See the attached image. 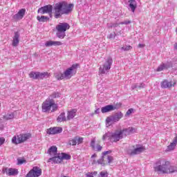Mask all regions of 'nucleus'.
Masks as SVG:
<instances>
[{
  "instance_id": "24",
  "label": "nucleus",
  "mask_w": 177,
  "mask_h": 177,
  "mask_svg": "<svg viewBox=\"0 0 177 177\" xmlns=\"http://www.w3.org/2000/svg\"><path fill=\"white\" fill-rule=\"evenodd\" d=\"M175 172H177V167L171 165V162H169V167H167V172L166 174H174Z\"/></svg>"
},
{
  "instance_id": "9",
  "label": "nucleus",
  "mask_w": 177,
  "mask_h": 177,
  "mask_svg": "<svg viewBox=\"0 0 177 177\" xmlns=\"http://www.w3.org/2000/svg\"><path fill=\"white\" fill-rule=\"evenodd\" d=\"M133 149H127V154H129V156H136V154H140V153H143V151L146 150V148L143 146H140L136 148H135V146H133Z\"/></svg>"
},
{
  "instance_id": "17",
  "label": "nucleus",
  "mask_w": 177,
  "mask_h": 177,
  "mask_svg": "<svg viewBox=\"0 0 177 177\" xmlns=\"http://www.w3.org/2000/svg\"><path fill=\"white\" fill-rule=\"evenodd\" d=\"M176 82H169L167 80H163L161 82V88H163L165 89H167L168 88H172V86H175Z\"/></svg>"
},
{
  "instance_id": "4",
  "label": "nucleus",
  "mask_w": 177,
  "mask_h": 177,
  "mask_svg": "<svg viewBox=\"0 0 177 177\" xmlns=\"http://www.w3.org/2000/svg\"><path fill=\"white\" fill-rule=\"evenodd\" d=\"M57 110V105L55 103L53 99H48L46 100L42 104V111L46 113L48 111H56Z\"/></svg>"
},
{
  "instance_id": "35",
  "label": "nucleus",
  "mask_w": 177,
  "mask_h": 177,
  "mask_svg": "<svg viewBox=\"0 0 177 177\" xmlns=\"http://www.w3.org/2000/svg\"><path fill=\"white\" fill-rule=\"evenodd\" d=\"M13 118H15V114L13 113H8L3 116L4 120H13Z\"/></svg>"
},
{
  "instance_id": "16",
  "label": "nucleus",
  "mask_w": 177,
  "mask_h": 177,
  "mask_svg": "<svg viewBox=\"0 0 177 177\" xmlns=\"http://www.w3.org/2000/svg\"><path fill=\"white\" fill-rule=\"evenodd\" d=\"M63 129L62 127H53L47 130V133L48 135H56L57 133H62Z\"/></svg>"
},
{
  "instance_id": "46",
  "label": "nucleus",
  "mask_w": 177,
  "mask_h": 177,
  "mask_svg": "<svg viewBox=\"0 0 177 177\" xmlns=\"http://www.w3.org/2000/svg\"><path fill=\"white\" fill-rule=\"evenodd\" d=\"M111 153V151H106L102 153V156H109Z\"/></svg>"
},
{
  "instance_id": "25",
  "label": "nucleus",
  "mask_w": 177,
  "mask_h": 177,
  "mask_svg": "<svg viewBox=\"0 0 177 177\" xmlns=\"http://www.w3.org/2000/svg\"><path fill=\"white\" fill-rule=\"evenodd\" d=\"M122 132V135H124V136H128V135H131L135 131V129L133 127H129L127 129H124L121 130Z\"/></svg>"
},
{
  "instance_id": "19",
  "label": "nucleus",
  "mask_w": 177,
  "mask_h": 177,
  "mask_svg": "<svg viewBox=\"0 0 177 177\" xmlns=\"http://www.w3.org/2000/svg\"><path fill=\"white\" fill-rule=\"evenodd\" d=\"M117 109V107L111 105V104H109V105H106L105 106H103L102 109H101V111L102 113H109L110 111H113V110H115Z\"/></svg>"
},
{
  "instance_id": "32",
  "label": "nucleus",
  "mask_w": 177,
  "mask_h": 177,
  "mask_svg": "<svg viewBox=\"0 0 177 177\" xmlns=\"http://www.w3.org/2000/svg\"><path fill=\"white\" fill-rule=\"evenodd\" d=\"M30 78H32V80H38V72L32 71L29 73Z\"/></svg>"
},
{
  "instance_id": "20",
  "label": "nucleus",
  "mask_w": 177,
  "mask_h": 177,
  "mask_svg": "<svg viewBox=\"0 0 177 177\" xmlns=\"http://www.w3.org/2000/svg\"><path fill=\"white\" fill-rule=\"evenodd\" d=\"M19 38H20V34L19 32H15V35L12 37V46H17L19 45V42H20Z\"/></svg>"
},
{
  "instance_id": "43",
  "label": "nucleus",
  "mask_w": 177,
  "mask_h": 177,
  "mask_svg": "<svg viewBox=\"0 0 177 177\" xmlns=\"http://www.w3.org/2000/svg\"><path fill=\"white\" fill-rule=\"evenodd\" d=\"M132 113H133V109H129L127 111L125 116L127 117V115H131L132 114Z\"/></svg>"
},
{
  "instance_id": "18",
  "label": "nucleus",
  "mask_w": 177,
  "mask_h": 177,
  "mask_svg": "<svg viewBox=\"0 0 177 177\" xmlns=\"http://www.w3.org/2000/svg\"><path fill=\"white\" fill-rule=\"evenodd\" d=\"M170 67H172V63L171 62H167L165 64L162 63L156 69V71L160 72L164 70H167V68H169Z\"/></svg>"
},
{
  "instance_id": "3",
  "label": "nucleus",
  "mask_w": 177,
  "mask_h": 177,
  "mask_svg": "<svg viewBox=\"0 0 177 177\" xmlns=\"http://www.w3.org/2000/svg\"><path fill=\"white\" fill-rule=\"evenodd\" d=\"M57 37L63 39L66 37V32L70 30V25L68 23H59L56 26Z\"/></svg>"
},
{
  "instance_id": "21",
  "label": "nucleus",
  "mask_w": 177,
  "mask_h": 177,
  "mask_svg": "<svg viewBox=\"0 0 177 177\" xmlns=\"http://www.w3.org/2000/svg\"><path fill=\"white\" fill-rule=\"evenodd\" d=\"M62 45H63L62 41H48L45 44V46L46 47H49V46H60Z\"/></svg>"
},
{
  "instance_id": "1",
  "label": "nucleus",
  "mask_w": 177,
  "mask_h": 177,
  "mask_svg": "<svg viewBox=\"0 0 177 177\" xmlns=\"http://www.w3.org/2000/svg\"><path fill=\"white\" fill-rule=\"evenodd\" d=\"M73 8H74V4H68L66 1H62L57 3L53 7L51 5L41 7L39 8L37 12L38 13H41V15L48 13L50 16H52V10H53L55 18L60 19L62 15H68V13H71Z\"/></svg>"
},
{
  "instance_id": "28",
  "label": "nucleus",
  "mask_w": 177,
  "mask_h": 177,
  "mask_svg": "<svg viewBox=\"0 0 177 177\" xmlns=\"http://www.w3.org/2000/svg\"><path fill=\"white\" fill-rule=\"evenodd\" d=\"M56 153H57V147H56V146L50 147L48 151V153L50 154V156H55Z\"/></svg>"
},
{
  "instance_id": "55",
  "label": "nucleus",
  "mask_w": 177,
  "mask_h": 177,
  "mask_svg": "<svg viewBox=\"0 0 177 177\" xmlns=\"http://www.w3.org/2000/svg\"><path fill=\"white\" fill-rule=\"evenodd\" d=\"M96 156H97L96 153H94L93 155H92L91 158H95Z\"/></svg>"
},
{
  "instance_id": "53",
  "label": "nucleus",
  "mask_w": 177,
  "mask_h": 177,
  "mask_svg": "<svg viewBox=\"0 0 177 177\" xmlns=\"http://www.w3.org/2000/svg\"><path fill=\"white\" fill-rule=\"evenodd\" d=\"M138 48H145V44H138Z\"/></svg>"
},
{
  "instance_id": "10",
  "label": "nucleus",
  "mask_w": 177,
  "mask_h": 177,
  "mask_svg": "<svg viewBox=\"0 0 177 177\" xmlns=\"http://www.w3.org/2000/svg\"><path fill=\"white\" fill-rule=\"evenodd\" d=\"M41 175H42V169L38 167H33L26 177H39Z\"/></svg>"
},
{
  "instance_id": "31",
  "label": "nucleus",
  "mask_w": 177,
  "mask_h": 177,
  "mask_svg": "<svg viewBox=\"0 0 177 177\" xmlns=\"http://www.w3.org/2000/svg\"><path fill=\"white\" fill-rule=\"evenodd\" d=\"M50 160L54 161V162H56V164H59L62 161L60 154L57 155V156L50 158Z\"/></svg>"
},
{
  "instance_id": "41",
  "label": "nucleus",
  "mask_w": 177,
  "mask_h": 177,
  "mask_svg": "<svg viewBox=\"0 0 177 177\" xmlns=\"http://www.w3.org/2000/svg\"><path fill=\"white\" fill-rule=\"evenodd\" d=\"M75 138L77 139V145H81L84 142L83 138H79L78 136H76Z\"/></svg>"
},
{
  "instance_id": "54",
  "label": "nucleus",
  "mask_w": 177,
  "mask_h": 177,
  "mask_svg": "<svg viewBox=\"0 0 177 177\" xmlns=\"http://www.w3.org/2000/svg\"><path fill=\"white\" fill-rule=\"evenodd\" d=\"M91 174H93V175L95 176V175H97V171L91 172Z\"/></svg>"
},
{
  "instance_id": "23",
  "label": "nucleus",
  "mask_w": 177,
  "mask_h": 177,
  "mask_svg": "<svg viewBox=\"0 0 177 177\" xmlns=\"http://www.w3.org/2000/svg\"><path fill=\"white\" fill-rule=\"evenodd\" d=\"M176 145H177V136L174 138L173 142H171L170 145L167 147V151H171V150H174V149L176 147Z\"/></svg>"
},
{
  "instance_id": "33",
  "label": "nucleus",
  "mask_w": 177,
  "mask_h": 177,
  "mask_svg": "<svg viewBox=\"0 0 177 177\" xmlns=\"http://www.w3.org/2000/svg\"><path fill=\"white\" fill-rule=\"evenodd\" d=\"M111 138H112V132H108L102 136V140H106V139L109 138L111 142Z\"/></svg>"
},
{
  "instance_id": "34",
  "label": "nucleus",
  "mask_w": 177,
  "mask_h": 177,
  "mask_svg": "<svg viewBox=\"0 0 177 177\" xmlns=\"http://www.w3.org/2000/svg\"><path fill=\"white\" fill-rule=\"evenodd\" d=\"M61 156V158L62 160H70V158H71V156H70V155L65 153H62L61 154H59Z\"/></svg>"
},
{
  "instance_id": "6",
  "label": "nucleus",
  "mask_w": 177,
  "mask_h": 177,
  "mask_svg": "<svg viewBox=\"0 0 177 177\" xmlns=\"http://www.w3.org/2000/svg\"><path fill=\"white\" fill-rule=\"evenodd\" d=\"M111 64H113V59L111 57L106 58L105 62L99 68L100 74H106L109 73L110 68H111Z\"/></svg>"
},
{
  "instance_id": "52",
  "label": "nucleus",
  "mask_w": 177,
  "mask_h": 177,
  "mask_svg": "<svg viewBox=\"0 0 177 177\" xmlns=\"http://www.w3.org/2000/svg\"><path fill=\"white\" fill-rule=\"evenodd\" d=\"M99 113H100V109H97L95 111V114H99Z\"/></svg>"
},
{
  "instance_id": "38",
  "label": "nucleus",
  "mask_w": 177,
  "mask_h": 177,
  "mask_svg": "<svg viewBox=\"0 0 177 177\" xmlns=\"http://www.w3.org/2000/svg\"><path fill=\"white\" fill-rule=\"evenodd\" d=\"M109 176V173L107 171H101L98 175V177H107Z\"/></svg>"
},
{
  "instance_id": "48",
  "label": "nucleus",
  "mask_w": 177,
  "mask_h": 177,
  "mask_svg": "<svg viewBox=\"0 0 177 177\" xmlns=\"http://www.w3.org/2000/svg\"><path fill=\"white\" fill-rule=\"evenodd\" d=\"M24 163V160L18 159V165H21V164Z\"/></svg>"
},
{
  "instance_id": "49",
  "label": "nucleus",
  "mask_w": 177,
  "mask_h": 177,
  "mask_svg": "<svg viewBox=\"0 0 177 177\" xmlns=\"http://www.w3.org/2000/svg\"><path fill=\"white\" fill-rule=\"evenodd\" d=\"M86 177H93V174L92 172H88L86 174Z\"/></svg>"
},
{
  "instance_id": "30",
  "label": "nucleus",
  "mask_w": 177,
  "mask_h": 177,
  "mask_svg": "<svg viewBox=\"0 0 177 177\" xmlns=\"http://www.w3.org/2000/svg\"><path fill=\"white\" fill-rule=\"evenodd\" d=\"M67 118H66V113H62L57 118V121L58 122H63V121H66Z\"/></svg>"
},
{
  "instance_id": "47",
  "label": "nucleus",
  "mask_w": 177,
  "mask_h": 177,
  "mask_svg": "<svg viewBox=\"0 0 177 177\" xmlns=\"http://www.w3.org/2000/svg\"><path fill=\"white\" fill-rule=\"evenodd\" d=\"M5 143V138H0V146H2Z\"/></svg>"
},
{
  "instance_id": "13",
  "label": "nucleus",
  "mask_w": 177,
  "mask_h": 177,
  "mask_svg": "<svg viewBox=\"0 0 177 177\" xmlns=\"http://www.w3.org/2000/svg\"><path fill=\"white\" fill-rule=\"evenodd\" d=\"M3 174H6L8 176H15L19 174V171L17 169L5 167L3 169Z\"/></svg>"
},
{
  "instance_id": "44",
  "label": "nucleus",
  "mask_w": 177,
  "mask_h": 177,
  "mask_svg": "<svg viewBox=\"0 0 177 177\" xmlns=\"http://www.w3.org/2000/svg\"><path fill=\"white\" fill-rule=\"evenodd\" d=\"M120 24H108L107 26L109 28L110 27H118Z\"/></svg>"
},
{
  "instance_id": "5",
  "label": "nucleus",
  "mask_w": 177,
  "mask_h": 177,
  "mask_svg": "<svg viewBox=\"0 0 177 177\" xmlns=\"http://www.w3.org/2000/svg\"><path fill=\"white\" fill-rule=\"evenodd\" d=\"M122 117H124V114L121 112H118L111 116L107 117L106 119V127H109L113 125V124H115V122H118Z\"/></svg>"
},
{
  "instance_id": "42",
  "label": "nucleus",
  "mask_w": 177,
  "mask_h": 177,
  "mask_svg": "<svg viewBox=\"0 0 177 177\" xmlns=\"http://www.w3.org/2000/svg\"><path fill=\"white\" fill-rule=\"evenodd\" d=\"M122 50L128 51L132 49V46H126L121 48Z\"/></svg>"
},
{
  "instance_id": "36",
  "label": "nucleus",
  "mask_w": 177,
  "mask_h": 177,
  "mask_svg": "<svg viewBox=\"0 0 177 177\" xmlns=\"http://www.w3.org/2000/svg\"><path fill=\"white\" fill-rule=\"evenodd\" d=\"M55 78L56 80H64V74L63 73H56L55 74Z\"/></svg>"
},
{
  "instance_id": "22",
  "label": "nucleus",
  "mask_w": 177,
  "mask_h": 177,
  "mask_svg": "<svg viewBox=\"0 0 177 177\" xmlns=\"http://www.w3.org/2000/svg\"><path fill=\"white\" fill-rule=\"evenodd\" d=\"M76 114H77V109H72L71 111H68L67 113L66 120H73V118L75 117Z\"/></svg>"
},
{
  "instance_id": "2",
  "label": "nucleus",
  "mask_w": 177,
  "mask_h": 177,
  "mask_svg": "<svg viewBox=\"0 0 177 177\" xmlns=\"http://www.w3.org/2000/svg\"><path fill=\"white\" fill-rule=\"evenodd\" d=\"M168 167H169V161L167 160V159H160L153 165V169L158 175H161L167 174Z\"/></svg>"
},
{
  "instance_id": "37",
  "label": "nucleus",
  "mask_w": 177,
  "mask_h": 177,
  "mask_svg": "<svg viewBox=\"0 0 177 177\" xmlns=\"http://www.w3.org/2000/svg\"><path fill=\"white\" fill-rule=\"evenodd\" d=\"M68 143H69L70 146L77 145V139L75 138V137L73 139L69 140Z\"/></svg>"
},
{
  "instance_id": "39",
  "label": "nucleus",
  "mask_w": 177,
  "mask_h": 177,
  "mask_svg": "<svg viewBox=\"0 0 177 177\" xmlns=\"http://www.w3.org/2000/svg\"><path fill=\"white\" fill-rule=\"evenodd\" d=\"M115 37H117V34H115V32L113 33H111L108 35L107 38L109 39H114V38H115Z\"/></svg>"
},
{
  "instance_id": "29",
  "label": "nucleus",
  "mask_w": 177,
  "mask_h": 177,
  "mask_svg": "<svg viewBox=\"0 0 177 177\" xmlns=\"http://www.w3.org/2000/svg\"><path fill=\"white\" fill-rule=\"evenodd\" d=\"M47 77H49V75H48V73L37 72V80H44V78H46Z\"/></svg>"
},
{
  "instance_id": "11",
  "label": "nucleus",
  "mask_w": 177,
  "mask_h": 177,
  "mask_svg": "<svg viewBox=\"0 0 177 177\" xmlns=\"http://www.w3.org/2000/svg\"><path fill=\"white\" fill-rule=\"evenodd\" d=\"M113 160V156H110L109 155H102V158L98 160L97 162L100 165L104 166L107 165V164H110Z\"/></svg>"
},
{
  "instance_id": "51",
  "label": "nucleus",
  "mask_w": 177,
  "mask_h": 177,
  "mask_svg": "<svg viewBox=\"0 0 177 177\" xmlns=\"http://www.w3.org/2000/svg\"><path fill=\"white\" fill-rule=\"evenodd\" d=\"M131 88L132 89H136V88H138V84H132Z\"/></svg>"
},
{
  "instance_id": "15",
  "label": "nucleus",
  "mask_w": 177,
  "mask_h": 177,
  "mask_svg": "<svg viewBox=\"0 0 177 177\" xmlns=\"http://www.w3.org/2000/svg\"><path fill=\"white\" fill-rule=\"evenodd\" d=\"M26 15V8H21V10H19V12L15 14L12 18L14 19V20H21V19H23V17H24V16Z\"/></svg>"
},
{
  "instance_id": "27",
  "label": "nucleus",
  "mask_w": 177,
  "mask_h": 177,
  "mask_svg": "<svg viewBox=\"0 0 177 177\" xmlns=\"http://www.w3.org/2000/svg\"><path fill=\"white\" fill-rule=\"evenodd\" d=\"M37 20H38L39 23H46V21H49V17L44 15L37 16Z\"/></svg>"
},
{
  "instance_id": "50",
  "label": "nucleus",
  "mask_w": 177,
  "mask_h": 177,
  "mask_svg": "<svg viewBox=\"0 0 177 177\" xmlns=\"http://www.w3.org/2000/svg\"><path fill=\"white\" fill-rule=\"evenodd\" d=\"M138 88L140 89V88H145V84L140 83V85H138Z\"/></svg>"
},
{
  "instance_id": "14",
  "label": "nucleus",
  "mask_w": 177,
  "mask_h": 177,
  "mask_svg": "<svg viewBox=\"0 0 177 177\" xmlns=\"http://www.w3.org/2000/svg\"><path fill=\"white\" fill-rule=\"evenodd\" d=\"M96 145V137H94L93 139L91 140L90 143V147L95 151H102V149L103 147L100 146V145L97 144Z\"/></svg>"
},
{
  "instance_id": "45",
  "label": "nucleus",
  "mask_w": 177,
  "mask_h": 177,
  "mask_svg": "<svg viewBox=\"0 0 177 177\" xmlns=\"http://www.w3.org/2000/svg\"><path fill=\"white\" fill-rule=\"evenodd\" d=\"M119 24H125V25H128V24H131V21H124L123 22H120Z\"/></svg>"
},
{
  "instance_id": "7",
  "label": "nucleus",
  "mask_w": 177,
  "mask_h": 177,
  "mask_svg": "<svg viewBox=\"0 0 177 177\" xmlns=\"http://www.w3.org/2000/svg\"><path fill=\"white\" fill-rule=\"evenodd\" d=\"M77 67H78V64H73L71 67L67 68L63 73L64 80H71V77L77 74Z\"/></svg>"
},
{
  "instance_id": "40",
  "label": "nucleus",
  "mask_w": 177,
  "mask_h": 177,
  "mask_svg": "<svg viewBox=\"0 0 177 177\" xmlns=\"http://www.w3.org/2000/svg\"><path fill=\"white\" fill-rule=\"evenodd\" d=\"M51 99H56V97H60V94L59 93H53L50 95Z\"/></svg>"
},
{
  "instance_id": "12",
  "label": "nucleus",
  "mask_w": 177,
  "mask_h": 177,
  "mask_svg": "<svg viewBox=\"0 0 177 177\" xmlns=\"http://www.w3.org/2000/svg\"><path fill=\"white\" fill-rule=\"evenodd\" d=\"M122 132L123 131L121 130H116L114 132H112L111 142H120V140L124 138Z\"/></svg>"
},
{
  "instance_id": "57",
  "label": "nucleus",
  "mask_w": 177,
  "mask_h": 177,
  "mask_svg": "<svg viewBox=\"0 0 177 177\" xmlns=\"http://www.w3.org/2000/svg\"><path fill=\"white\" fill-rule=\"evenodd\" d=\"M176 33H177V28H176Z\"/></svg>"
},
{
  "instance_id": "56",
  "label": "nucleus",
  "mask_w": 177,
  "mask_h": 177,
  "mask_svg": "<svg viewBox=\"0 0 177 177\" xmlns=\"http://www.w3.org/2000/svg\"><path fill=\"white\" fill-rule=\"evenodd\" d=\"M174 48H175V49H177V44H174Z\"/></svg>"
},
{
  "instance_id": "8",
  "label": "nucleus",
  "mask_w": 177,
  "mask_h": 177,
  "mask_svg": "<svg viewBox=\"0 0 177 177\" xmlns=\"http://www.w3.org/2000/svg\"><path fill=\"white\" fill-rule=\"evenodd\" d=\"M30 138L31 134L30 133L20 134L17 136V137L14 136L12 139V142L14 143V145H19V143H23V142H26V140L30 139Z\"/></svg>"
},
{
  "instance_id": "26",
  "label": "nucleus",
  "mask_w": 177,
  "mask_h": 177,
  "mask_svg": "<svg viewBox=\"0 0 177 177\" xmlns=\"http://www.w3.org/2000/svg\"><path fill=\"white\" fill-rule=\"evenodd\" d=\"M129 7L131 9V12H135V9H136L138 5L136 3V1L135 0H129Z\"/></svg>"
}]
</instances>
